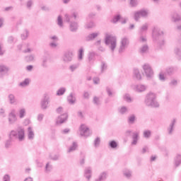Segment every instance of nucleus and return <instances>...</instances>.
Returning <instances> with one entry per match:
<instances>
[{"instance_id": "6e6552de", "label": "nucleus", "mask_w": 181, "mask_h": 181, "mask_svg": "<svg viewBox=\"0 0 181 181\" xmlns=\"http://www.w3.org/2000/svg\"><path fill=\"white\" fill-rule=\"evenodd\" d=\"M80 135L81 136H84V138H88V136H90L91 135V133L90 132V129L87 126L84 124H81L79 128Z\"/></svg>"}, {"instance_id": "8fccbe9b", "label": "nucleus", "mask_w": 181, "mask_h": 181, "mask_svg": "<svg viewBox=\"0 0 181 181\" xmlns=\"http://www.w3.org/2000/svg\"><path fill=\"white\" fill-rule=\"evenodd\" d=\"M26 62H34L35 61V55H28L25 57Z\"/></svg>"}, {"instance_id": "680f3d73", "label": "nucleus", "mask_w": 181, "mask_h": 181, "mask_svg": "<svg viewBox=\"0 0 181 181\" xmlns=\"http://www.w3.org/2000/svg\"><path fill=\"white\" fill-rule=\"evenodd\" d=\"M45 170L47 172H50V170H52V165H50V163H47L46 164Z\"/></svg>"}, {"instance_id": "9d476101", "label": "nucleus", "mask_w": 181, "mask_h": 181, "mask_svg": "<svg viewBox=\"0 0 181 181\" xmlns=\"http://www.w3.org/2000/svg\"><path fill=\"white\" fill-rule=\"evenodd\" d=\"M176 122H177V119L176 118H173L170 120V122L167 128L168 135L173 134L175 127L176 126Z\"/></svg>"}, {"instance_id": "13d9d810", "label": "nucleus", "mask_w": 181, "mask_h": 181, "mask_svg": "<svg viewBox=\"0 0 181 181\" xmlns=\"http://www.w3.org/2000/svg\"><path fill=\"white\" fill-rule=\"evenodd\" d=\"M56 112L57 114H63V112H64V109L63 108V107H59L58 108H57Z\"/></svg>"}, {"instance_id": "6ab92c4d", "label": "nucleus", "mask_w": 181, "mask_h": 181, "mask_svg": "<svg viewBox=\"0 0 181 181\" xmlns=\"http://www.w3.org/2000/svg\"><path fill=\"white\" fill-rule=\"evenodd\" d=\"M91 175H93V170H91V167H88L85 168L84 176L86 179L90 180L91 179Z\"/></svg>"}, {"instance_id": "c85d7f7f", "label": "nucleus", "mask_w": 181, "mask_h": 181, "mask_svg": "<svg viewBox=\"0 0 181 181\" xmlns=\"http://www.w3.org/2000/svg\"><path fill=\"white\" fill-rule=\"evenodd\" d=\"M123 175L124 177H127V179H131L132 177V171L128 169H125L123 170Z\"/></svg>"}, {"instance_id": "423d86ee", "label": "nucleus", "mask_w": 181, "mask_h": 181, "mask_svg": "<svg viewBox=\"0 0 181 181\" xmlns=\"http://www.w3.org/2000/svg\"><path fill=\"white\" fill-rule=\"evenodd\" d=\"M129 45V38L127 37H123L120 40V46L119 48V53H124L125 49Z\"/></svg>"}, {"instance_id": "1a4fd4ad", "label": "nucleus", "mask_w": 181, "mask_h": 181, "mask_svg": "<svg viewBox=\"0 0 181 181\" xmlns=\"http://www.w3.org/2000/svg\"><path fill=\"white\" fill-rule=\"evenodd\" d=\"M8 119L9 125H13V124L18 121V117H16V110L15 109L11 110V112L8 114Z\"/></svg>"}, {"instance_id": "5fc2aeb1", "label": "nucleus", "mask_w": 181, "mask_h": 181, "mask_svg": "<svg viewBox=\"0 0 181 181\" xmlns=\"http://www.w3.org/2000/svg\"><path fill=\"white\" fill-rule=\"evenodd\" d=\"M158 78L160 80V81H165L166 80V78L165 77V74L163 72H160L158 75Z\"/></svg>"}, {"instance_id": "4468645a", "label": "nucleus", "mask_w": 181, "mask_h": 181, "mask_svg": "<svg viewBox=\"0 0 181 181\" xmlns=\"http://www.w3.org/2000/svg\"><path fill=\"white\" fill-rule=\"evenodd\" d=\"M67 118H69V115H67V113H63L57 117V124L61 125V124H64V122L67 121Z\"/></svg>"}, {"instance_id": "393cba45", "label": "nucleus", "mask_w": 181, "mask_h": 181, "mask_svg": "<svg viewBox=\"0 0 181 181\" xmlns=\"http://www.w3.org/2000/svg\"><path fill=\"white\" fill-rule=\"evenodd\" d=\"M100 35V33H93L91 34H89L88 36L86 37V40L87 42H90V40H94L95 37H97Z\"/></svg>"}, {"instance_id": "f03ea898", "label": "nucleus", "mask_w": 181, "mask_h": 181, "mask_svg": "<svg viewBox=\"0 0 181 181\" xmlns=\"http://www.w3.org/2000/svg\"><path fill=\"white\" fill-rule=\"evenodd\" d=\"M144 103L147 107L151 108H159V103L156 100V94L150 92L146 94Z\"/></svg>"}, {"instance_id": "603ef678", "label": "nucleus", "mask_w": 181, "mask_h": 181, "mask_svg": "<svg viewBox=\"0 0 181 181\" xmlns=\"http://www.w3.org/2000/svg\"><path fill=\"white\" fill-rule=\"evenodd\" d=\"M139 42L140 43H146V36H144V35H140Z\"/></svg>"}, {"instance_id": "a878e982", "label": "nucleus", "mask_w": 181, "mask_h": 181, "mask_svg": "<svg viewBox=\"0 0 181 181\" xmlns=\"http://www.w3.org/2000/svg\"><path fill=\"white\" fill-rule=\"evenodd\" d=\"M149 52V47H148L147 45H143L140 49H139V52L141 54H146Z\"/></svg>"}, {"instance_id": "3c124183", "label": "nucleus", "mask_w": 181, "mask_h": 181, "mask_svg": "<svg viewBox=\"0 0 181 181\" xmlns=\"http://www.w3.org/2000/svg\"><path fill=\"white\" fill-rule=\"evenodd\" d=\"M169 86L170 87H176V86H177V80L176 79L171 80V81L169 83Z\"/></svg>"}, {"instance_id": "72a5a7b5", "label": "nucleus", "mask_w": 181, "mask_h": 181, "mask_svg": "<svg viewBox=\"0 0 181 181\" xmlns=\"http://www.w3.org/2000/svg\"><path fill=\"white\" fill-rule=\"evenodd\" d=\"M175 73V68L168 67L165 69V75L172 76Z\"/></svg>"}, {"instance_id": "a18cd8bd", "label": "nucleus", "mask_w": 181, "mask_h": 181, "mask_svg": "<svg viewBox=\"0 0 181 181\" xmlns=\"http://www.w3.org/2000/svg\"><path fill=\"white\" fill-rule=\"evenodd\" d=\"M93 103L95 105H101V102L100 101V98L97 96H95L93 98Z\"/></svg>"}, {"instance_id": "0eeeda50", "label": "nucleus", "mask_w": 181, "mask_h": 181, "mask_svg": "<svg viewBox=\"0 0 181 181\" xmlns=\"http://www.w3.org/2000/svg\"><path fill=\"white\" fill-rule=\"evenodd\" d=\"M147 10H140L134 13V20L138 22L141 18H147L148 15Z\"/></svg>"}, {"instance_id": "c756f323", "label": "nucleus", "mask_w": 181, "mask_h": 181, "mask_svg": "<svg viewBox=\"0 0 181 181\" xmlns=\"http://www.w3.org/2000/svg\"><path fill=\"white\" fill-rule=\"evenodd\" d=\"M25 115H26V109L25 108L20 109L18 111L19 118L22 119L23 118H25Z\"/></svg>"}, {"instance_id": "7c9ffc66", "label": "nucleus", "mask_w": 181, "mask_h": 181, "mask_svg": "<svg viewBox=\"0 0 181 181\" xmlns=\"http://www.w3.org/2000/svg\"><path fill=\"white\" fill-rule=\"evenodd\" d=\"M29 83H30L29 78H25L23 81L21 82L18 86L23 88L25 87H28V86H29Z\"/></svg>"}, {"instance_id": "473e14b6", "label": "nucleus", "mask_w": 181, "mask_h": 181, "mask_svg": "<svg viewBox=\"0 0 181 181\" xmlns=\"http://www.w3.org/2000/svg\"><path fill=\"white\" fill-rule=\"evenodd\" d=\"M108 176V173L107 172H103L99 175V177L98 179H99L101 181H104L107 179Z\"/></svg>"}, {"instance_id": "774afa93", "label": "nucleus", "mask_w": 181, "mask_h": 181, "mask_svg": "<svg viewBox=\"0 0 181 181\" xmlns=\"http://www.w3.org/2000/svg\"><path fill=\"white\" fill-rule=\"evenodd\" d=\"M50 159L52 160H59V156L55 155V156H49Z\"/></svg>"}, {"instance_id": "7ed1b4c3", "label": "nucleus", "mask_w": 181, "mask_h": 181, "mask_svg": "<svg viewBox=\"0 0 181 181\" xmlns=\"http://www.w3.org/2000/svg\"><path fill=\"white\" fill-rule=\"evenodd\" d=\"M105 45L108 46L111 52H114L117 47V36L105 33Z\"/></svg>"}, {"instance_id": "0e129e2a", "label": "nucleus", "mask_w": 181, "mask_h": 181, "mask_svg": "<svg viewBox=\"0 0 181 181\" xmlns=\"http://www.w3.org/2000/svg\"><path fill=\"white\" fill-rule=\"evenodd\" d=\"M106 91H107V93L109 97H112V90H111V88H110L107 87V88H106Z\"/></svg>"}, {"instance_id": "bb28decb", "label": "nucleus", "mask_w": 181, "mask_h": 181, "mask_svg": "<svg viewBox=\"0 0 181 181\" xmlns=\"http://www.w3.org/2000/svg\"><path fill=\"white\" fill-rule=\"evenodd\" d=\"M78 145L77 144V142L74 141L72 143V145L69 148L67 152L68 153H71V152H74L78 148Z\"/></svg>"}, {"instance_id": "f3484780", "label": "nucleus", "mask_w": 181, "mask_h": 181, "mask_svg": "<svg viewBox=\"0 0 181 181\" xmlns=\"http://www.w3.org/2000/svg\"><path fill=\"white\" fill-rule=\"evenodd\" d=\"M9 71V68L4 64H0V78H2Z\"/></svg>"}, {"instance_id": "4be33fe9", "label": "nucleus", "mask_w": 181, "mask_h": 181, "mask_svg": "<svg viewBox=\"0 0 181 181\" xmlns=\"http://www.w3.org/2000/svg\"><path fill=\"white\" fill-rule=\"evenodd\" d=\"M133 77L136 78V80H142V75H141V72H139V69H134L133 71Z\"/></svg>"}, {"instance_id": "4d7b16f0", "label": "nucleus", "mask_w": 181, "mask_h": 181, "mask_svg": "<svg viewBox=\"0 0 181 181\" xmlns=\"http://www.w3.org/2000/svg\"><path fill=\"white\" fill-rule=\"evenodd\" d=\"M144 138H151V131L146 130L144 132Z\"/></svg>"}, {"instance_id": "864d4df0", "label": "nucleus", "mask_w": 181, "mask_h": 181, "mask_svg": "<svg viewBox=\"0 0 181 181\" xmlns=\"http://www.w3.org/2000/svg\"><path fill=\"white\" fill-rule=\"evenodd\" d=\"M119 19H121V16H119V15L115 16L113 17V19L112 20V23H117V22H118V21H119Z\"/></svg>"}, {"instance_id": "e433bc0d", "label": "nucleus", "mask_w": 181, "mask_h": 181, "mask_svg": "<svg viewBox=\"0 0 181 181\" xmlns=\"http://www.w3.org/2000/svg\"><path fill=\"white\" fill-rule=\"evenodd\" d=\"M80 66V64H74L69 66V70L73 73V71H76L77 68Z\"/></svg>"}, {"instance_id": "412c9836", "label": "nucleus", "mask_w": 181, "mask_h": 181, "mask_svg": "<svg viewBox=\"0 0 181 181\" xmlns=\"http://www.w3.org/2000/svg\"><path fill=\"white\" fill-rule=\"evenodd\" d=\"M78 29V23L76 21H71L69 23V30L71 32H77Z\"/></svg>"}, {"instance_id": "aec40b11", "label": "nucleus", "mask_w": 181, "mask_h": 181, "mask_svg": "<svg viewBox=\"0 0 181 181\" xmlns=\"http://www.w3.org/2000/svg\"><path fill=\"white\" fill-rule=\"evenodd\" d=\"M67 101L70 105H74L76 104V94L71 93L67 97Z\"/></svg>"}, {"instance_id": "f257e3e1", "label": "nucleus", "mask_w": 181, "mask_h": 181, "mask_svg": "<svg viewBox=\"0 0 181 181\" xmlns=\"http://www.w3.org/2000/svg\"><path fill=\"white\" fill-rule=\"evenodd\" d=\"M8 139H18L19 142L25 141V129L22 127H18L16 130H11L8 134Z\"/></svg>"}, {"instance_id": "f704fd0d", "label": "nucleus", "mask_w": 181, "mask_h": 181, "mask_svg": "<svg viewBox=\"0 0 181 181\" xmlns=\"http://www.w3.org/2000/svg\"><path fill=\"white\" fill-rule=\"evenodd\" d=\"M28 36H29V31H28V30H25L23 33L21 34L22 40H26Z\"/></svg>"}, {"instance_id": "6e6d98bb", "label": "nucleus", "mask_w": 181, "mask_h": 181, "mask_svg": "<svg viewBox=\"0 0 181 181\" xmlns=\"http://www.w3.org/2000/svg\"><path fill=\"white\" fill-rule=\"evenodd\" d=\"M174 53L177 56V57H181V49L179 48H175L174 49Z\"/></svg>"}, {"instance_id": "a211bd4d", "label": "nucleus", "mask_w": 181, "mask_h": 181, "mask_svg": "<svg viewBox=\"0 0 181 181\" xmlns=\"http://www.w3.org/2000/svg\"><path fill=\"white\" fill-rule=\"evenodd\" d=\"M149 28V24H148L147 23L143 24L139 30V34L140 35V36H142V35H144V33H146V32H148V29Z\"/></svg>"}, {"instance_id": "052dcab7", "label": "nucleus", "mask_w": 181, "mask_h": 181, "mask_svg": "<svg viewBox=\"0 0 181 181\" xmlns=\"http://www.w3.org/2000/svg\"><path fill=\"white\" fill-rule=\"evenodd\" d=\"M11 144H12V140H11V139L7 140L5 143V148H6V149H8V148L11 147Z\"/></svg>"}, {"instance_id": "338daca9", "label": "nucleus", "mask_w": 181, "mask_h": 181, "mask_svg": "<svg viewBox=\"0 0 181 181\" xmlns=\"http://www.w3.org/2000/svg\"><path fill=\"white\" fill-rule=\"evenodd\" d=\"M93 83L94 84H100V78L98 77L93 78Z\"/></svg>"}, {"instance_id": "79ce46f5", "label": "nucleus", "mask_w": 181, "mask_h": 181, "mask_svg": "<svg viewBox=\"0 0 181 181\" xmlns=\"http://www.w3.org/2000/svg\"><path fill=\"white\" fill-rule=\"evenodd\" d=\"M123 98L124 101H127V103H132V98L129 95V94H125L123 96Z\"/></svg>"}, {"instance_id": "ea45409f", "label": "nucleus", "mask_w": 181, "mask_h": 181, "mask_svg": "<svg viewBox=\"0 0 181 181\" xmlns=\"http://www.w3.org/2000/svg\"><path fill=\"white\" fill-rule=\"evenodd\" d=\"M181 164V155L178 154L175 158V166H180Z\"/></svg>"}, {"instance_id": "58836bf2", "label": "nucleus", "mask_w": 181, "mask_h": 181, "mask_svg": "<svg viewBox=\"0 0 181 181\" xmlns=\"http://www.w3.org/2000/svg\"><path fill=\"white\" fill-rule=\"evenodd\" d=\"M94 27H95V23L93 21L87 23L85 25L86 29H93Z\"/></svg>"}, {"instance_id": "9b49d317", "label": "nucleus", "mask_w": 181, "mask_h": 181, "mask_svg": "<svg viewBox=\"0 0 181 181\" xmlns=\"http://www.w3.org/2000/svg\"><path fill=\"white\" fill-rule=\"evenodd\" d=\"M72 60H73V52L67 51L64 53V55L62 57V62H64V63H70V62H72Z\"/></svg>"}, {"instance_id": "b1692460", "label": "nucleus", "mask_w": 181, "mask_h": 181, "mask_svg": "<svg viewBox=\"0 0 181 181\" xmlns=\"http://www.w3.org/2000/svg\"><path fill=\"white\" fill-rule=\"evenodd\" d=\"M28 138L30 141H33L35 139V132H33L32 127L28 128Z\"/></svg>"}, {"instance_id": "bf43d9fd", "label": "nucleus", "mask_w": 181, "mask_h": 181, "mask_svg": "<svg viewBox=\"0 0 181 181\" xmlns=\"http://www.w3.org/2000/svg\"><path fill=\"white\" fill-rule=\"evenodd\" d=\"M104 70H107V64L104 62H101V71H104Z\"/></svg>"}, {"instance_id": "5701e85b", "label": "nucleus", "mask_w": 181, "mask_h": 181, "mask_svg": "<svg viewBox=\"0 0 181 181\" xmlns=\"http://www.w3.org/2000/svg\"><path fill=\"white\" fill-rule=\"evenodd\" d=\"M139 136V132H134L132 135V141L131 145L132 146H135L138 144V138Z\"/></svg>"}, {"instance_id": "39448f33", "label": "nucleus", "mask_w": 181, "mask_h": 181, "mask_svg": "<svg viewBox=\"0 0 181 181\" xmlns=\"http://www.w3.org/2000/svg\"><path fill=\"white\" fill-rule=\"evenodd\" d=\"M159 36H163V31L158 25H154L152 28V37L153 40H158Z\"/></svg>"}, {"instance_id": "cd10ccee", "label": "nucleus", "mask_w": 181, "mask_h": 181, "mask_svg": "<svg viewBox=\"0 0 181 181\" xmlns=\"http://www.w3.org/2000/svg\"><path fill=\"white\" fill-rule=\"evenodd\" d=\"M173 22H180L181 16L177 14V13H174L171 16Z\"/></svg>"}, {"instance_id": "e2e57ef3", "label": "nucleus", "mask_w": 181, "mask_h": 181, "mask_svg": "<svg viewBox=\"0 0 181 181\" xmlns=\"http://www.w3.org/2000/svg\"><path fill=\"white\" fill-rule=\"evenodd\" d=\"M131 6H136L138 5V0H130Z\"/></svg>"}, {"instance_id": "69168bd1", "label": "nucleus", "mask_w": 181, "mask_h": 181, "mask_svg": "<svg viewBox=\"0 0 181 181\" xmlns=\"http://www.w3.org/2000/svg\"><path fill=\"white\" fill-rule=\"evenodd\" d=\"M4 181H11V177L8 175H5L3 177Z\"/></svg>"}, {"instance_id": "de8ad7c7", "label": "nucleus", "mask_w": 181, "mask_h": 181, "mask_svg": "<svg viewBox=\"0 0 181 181\" xmlns=\"http://www.w3.org/2000/svg\"><path fill=\"white\" fill-rule=\"evenodd\" d=\"M100 142H101V139H100V137H97L94 140V146H95V148H98V146H100Z\"/></svg>"}, {"instance_id": "c9c22d12", "label": "nucleus", "mask_w": 181, "mask_h": 181, "mask_svg": "<svg viewBox=\"0 0 181 181\" xmlns=\"http://www.w3.org/2000/svg\"><path fill=\"white\" fill-rule=\"evenodd\" d=\"M8 100L10 104H15V103H16V99L15 98V95L13 94L8 95Z\"/></svg>"}, {"instance_id": "2f4dec72", "label": "nucleus", "mask_w": 181, "mask_h": 181, "mask_svg": "<svg viewBox=\"0 0 181 181\" xmlns=\"http://www.w3.org/2000/svg\"><path fill=\"white\" fill-rule=\"evenodd\" d=\"M118 111L122 115H125L128 112V107L122 106L118 109Z\"/></svg>"}, {"instance_id": "09e8293b", "label": "nucleus", "mask_w": 181, "mask_h": 181, "mask_svg": "<svg viewBox=\"0 0 181 181\" xmlns=\"http://www.w3.org/2000/svg\"><path fill=\"white\" fill-rule=\"evenodd\" d=\"M129 124H134L135 122V115H132L128 118Z\"/></svg>"}, {"instance_id": "49530a36", "label": "nucleus", "mask_w": 181, "mask_h": 181, "mask_svg": "<svg viewBox=\"0 0 181 181\" xmlns=\"http://www.w3.org/2000/svg\"><path fill=\"white\" fill-rule=\"evenodd\" d=\"M57 25L59 28H63V18H62V16H59L57 18Z\"/></svg>"}, {"instance_id": "f8f14e48", "label": "nucleus", "mask_w": 181, "mask_h": 181, "mask_svg": "<svg viewBox=\"0 0 181 181\" xmlns=\"http://www.w3.org/2000/svg\"><path fill=\"white\" fill-rule=\"evenodd\" d=\"M148 88V86L144 84H138L133 86V90L136 91V93H144L146 91Z\"/></svg>"}, {"instance_id": "20e7f679", "label": "nucleus", "mask_w": 181, "mask_h": 181, "mask_svg": "<svg viewBox=\"0 0 181 181\" xmlns=\"http://www.w3.org/2000/svg\"><path fill=\"white\" fill-rule=\"evenodd\" d=\"M142 69L147 78L151 79L153 77V70L149 64H144L142 66Z\"/></svg>"}, {"instance_id": "37998d69", "label": "nucleus", "mask_w": 181, "mask_h": 181, "mask_svg": "<svg viewBox=\"0 0 181 181\" xmlns=\"http://www.w3.org/2000/svg\"><path fill=\"white\" fill-rule=\"evenodd\" d=\"M84 54V49L80 48L78 51V60H83V55Z\"/></svg>"}, {"instance_id": "4c0bfd02", "label": "nucleus", "mask_w": 181, "mask_h": 181, "mask_svg": "<svg viewBox=\"0 0 181 181\" xmlns=\"http://www.w3.org/2000/svg\"><path fill=\"white\" fill-rule=\"evenodd\" d=\"M109 146L110 148H112V149H115L117 146H118V144L117 141L112 140L109 142Z\"/></svg>"}, {"instance_id": "2eb2a0df", "label": "nucleus", "mask_w": 181, "mask_h": 181, "mask_svg": "<svg viewBox=\"0 0 181 181\" xmlns=\"http://www.w3.org/2000/svg\"><path fill=\"white\" fill-rule=\"evenodd\" d=\"M49 63H50V56H44L41 63V66L42 69H47V67H49Z\"/></svg>"}, {"instance_id": "dca6fc26", "label": "nucleus", "mask_w": 181, "mask_h": 181, "mask_svg": "<svg viewBox=\"0 0 181 181\" xmlns=\"http://www.w3.org/2000/svg\"><path fill=\"white\" fill-rule=\"evenodd\" d=\"M78 16V13L77 12H74L71 16H69V14H65L64 21V22H71V18H74V19H77V17Z\"/></svg>"}, {"instance_id": "a19ab883", "label": "nucleus", "mask_w": 181, "mask_h": 181, "mask_svg": "<svg viewBox=\"0 0 181 181\" xmlns=\"http://www.w3.org/2000/svg\"><path fill=\"white\" fill-rule=\"evenodd\" d=\"M95 59V52H90L88 54L89 62H94Z\"/></svg>"}, {"instance_id": "c03bdc74", "label": "nucleus", "mask_w": 181, "mask_h": 181, "mask_svg": "<svg viewBox=\"0 0 181 181\" xmlns=\"http://www.w3.org/2000/svg\"><path fill=\"white\" fill-rule=\"evenodd\" d=\"M66 93V88H60L57 91V95H63Z\"/></svg>"}, {"instance_id": "ddd939ff", "label": "nucleus", "mask_w": 181, "mask_h": 181, "mask_svg": "<svg viewBox=\"0 0 181 181\" xmlns=\"http://www.w3.org/2000/svg\"><path fill=\"white\" fill-rule=\"evenodd\" d=\"M49 103H50V98L47 96H45L40 102L42 110H47Z\"/></svg>"}]
</instances>
